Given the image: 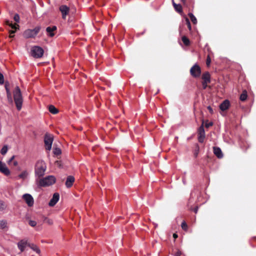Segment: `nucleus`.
<instances>
[{
  "label": "nucleus",
  "mask_w": 256,
  "mask_h": 256,
  "mask_svg": "<svg viewBox=\"0 0 256 256\" xmlns=\"http://www.w3.org/2000/svg\"><path fill=\"white\" fill-rule=\"evenodd\" d=\"M4 87L6 90L8 103L12 105L14 102L17 110L18 111L20 110L23 104V98L19 86H16L13 90V97L12 95L10 84L8 82H6Z\"/></svg>",
  "instance_id": "1"
},
{
  "label": "nucleus",
  "mask_w": 256,
  "mask_h": 256,
  "mask_svg": "<svg viewBox=\"0 0 256 256\" xmlns=\"http://www.w3.org/2000/svg\"><path fill=\"white\" fill-rule=\"evenodd\" d=\"M46 168V164L43 160L37 162L35 166L36 176L38 178L42 176L44 174Z\"/></svg>",
  "instance_id": "2"
},
{
  "label": "nucleus",
  "mask_w": 256,
  "mask_h": 256,
  "mask_svg": "<svg viewBox=\"0 0 256 256\" xmlns=\"http://www.w3.org/2000/svg\"><path fill=\"white\" fill-rule=\"evenodd\" d=\"M56 178L54 176H50L44 178L40 179L38 181V185L40 186H46L55 183Z\"/></svg>",
  "instance_id": "3"
},
{
  "label": "nucleus",
  "mask_w": 256,
  "mask_h": 256,
  "mask_svg": "<svg viewBox=\"0 0 256 256\" xmlns=\"http://www.w3.org/2000/svg\"><path fill=\"white\" fill-rule=\"evenodd\" d=\"M32 56L36 58H42L44 53L43 48L38 46H32L31 50Z\"/></svg>",
  "instance_id": "4"
},
{
  "label": "nucleus",
  "mask_w": 256,
  "mask_h": 256,
  "mask_svg": "<svg viewBox=\"0 0 256 256\" xmlns=\"http://www.w3.org/2000/svg\"><path fill=\"white\" fill-rule=\"evenodd\" d=\"M40 29L41 26H38L32 30H27L24 32V36L25 37L27 38H34L37 35V34L40 32Z\"/></svg>",
  "instance_id": "5"
},
{
  "label": "nucleus",
  "mask_w": 256,
  "mask_h": 256,
  "mask_svg": "<svg viewBox=\"0 0 256 256\" xmlns=\"http://www.w3.org/2000/svg\"><path fill=\"white\" fill-rule=\"evenodd\" d=\"M190 74L194 78H198L201 74L200 66L197 64L192 66L190 70Z\"/></svg>",
  "instance_id": "6"
},
{
  "label": "nucleus",
  "mask_w": 256,
  "mask_h": 256,
  "mask_svg": "<svg viewBox=\"0 0 256 256\" xmlns=\"http://www.w3.org/2000/svg\"><path fill=\"white\" fill-rule=\"evenodd\" d=\"M53 138L50 135L46 134L44 136V142L46 150H50Z\"/></svg>",
  "instance_id": "7"
},
{
  "label": "nucleus",
  "mask_w": 256,
  "mask_h": 256,
  "mask_svg": "<svg viewBox=\"0 0 256 256\" xmlns=\"http://www.w3.org/2000/svg\"><path fill=\"white\" fill-rule=\"evenodd\" d=\"M0 172L6 176L10 174V172L5 163L0 160Z\"/></svg>",
  "instance_id": "8"
},
{
  "label": "nucleus",
  "mask_w": 256,
  "mask_h": 256,
  "mask_svg": "<svg viewBox=\"0 0 256 256\" xmlns=\"http://www.w3.org/2000/svg\"><path fill=\"white\" fill-rule=\"evenodd\" d=\"M22 198L25 200L28 206H32L34 205V198L30 194H26L22 196Z\"/></svg>",
  "instance_id": "9"
},
{
  "label": "nucleus",
  "mask_w": 256,
  "mask_h": 256,
  "mask_svg": "<svg viewBox=\"0 0 256 256\" xmlns=\"http://www.w3.org/2000/svg\"><path fill=\"white\" fill-rule=\"evenodd\" d=\"M59 10L62 13V18L65 20L66 16L70 12V8L66 5H62L60 6Z\"/></svg>",
  "instance_id": "10"
},
{
  "label": "nucleus",
  "mask_w": 256,
  "mask_h": 256,
  "mask_svg": "<svg viewBox=\"0 0 256 256\" xmlns=\"http://www.w3.org/2000/svg\"><path fill=\"white\" fill-rule=\"evenodd\" d=\"M60 198V195L58 193H54L52 196V198L50 200L48 205L50 206H54L58 201Z\"/></svg>",
  "instance_id": "11"
},
{
  "label": "nucleus",
  "mask_w": 256,
  "mask_h": 256,
  "mask_svg": "<svg viewBox=\"0 0 256 256\" xmlns=\"http://www.w3.org/2000/svg\"><path fill=\"white\" fill-rule=\"evenodd\" d=\"M56 30L57 28L55 26H48L46 28V32L49 36L52 37L55 34L54 32L56 31Z\"/></svg>",
  "instance_id": "12"
},
{
  "label": "nucleus",
  "mask_w": 256,
  "mask_h": 256,
  "mask_svg": "<svg viewBox=\"0 0 256 256\" xmlns=\"http://www.w3.org/2000/svg\"><path fill=\"white\" fill-rule=\"evenodd\" d=\"M202 82H204L205 83H210V75L208 72H206L202 74Z\"/></svg>",
  "instance_id": "13"
},
{
  "label": "nucleus",
  "mask_w": 256,
  "mask_h": 256,
  "mask_svg": "<svg viewBox=\"0 0 256 256\" xmlns=\"http://www.w3.org/2000/svg\"><path fill=\"white\" fill-rule=\"evenodd\" d=\"M74 182V178L72 176H69L66 178L65 184L68 188H70L72 186Z\"/></svg>",
  "instance_id": "14"
},
{
  "label": "nucleus",
  "mask_w": 256,
  "mask_h": 256,
  "mask_svg": "<svg viewBox=\"0 0 256 256\" xmlns=\"http://www.w3.org/2000/svg\"><path fill=\"white\" fill-rule=\"evenodd\" d=\"M28 244L27 241L24 240H21L18 244V248L20 250L21 252H22L24 250V248L26 246H28Z\"/></svg>",
  "instance_id": "15"
},
{
  "label": "nucleus",
  "mask_w": 256,
  "mask_h": 256,
  "mask_svg": "<svg viewBox=\"0 0 256 256\" xmlns=\"http://www.w3.org/2000/svg\"><path fill=\"white\" fill-rule=\"evenodd\" d=\"M230 105V102L228 100H226L220 104V108L222 111H224L228 108Z\"/></svg>",
  "instance_id": "16"
},
{
  "label": "nucleus",
  "mask_w": 256,
  "mask_h": 256,
  "mask_svg": "<svg viewBox=\"0 0 256 256\" xmlns=\"http://www.w3.org/2000/svg\"><path fill=\"white\" fill-rule=\"evenodd\" d=\"M214 154L219 158H222L223 154L220 148L218 147H213Z\"/></svg>",
  "instance_id": "17"
},
{
  "label": "nucleus",
  "mask_w": 256,
  "mask_h": 256,
  "mask_svg": "<svg viewBox=\"0 0 256 256\" xmlns=\"http://www.w3.org/2000/svg\"><path fill=\"white\" fill-rule=\"evenodd\" d=\"M172 5L176 11L178 13H182V6L180 4H176L174 2V0H172Z\"/></svg>",
  "instance_id": "18"
},
{
  "label": "nucleus",
  "mask_w": 256,
  "mask_h": 256,
  "mask_svg": "<svg viewBox=\"0 0 256 256\" xmlns=\"http://www.w3.org/2000/svg\"><path fill=\"white\" fill-rule=\"evenodd\" d=\"M5 24L6 25L9 26H10L12 28V29L16 30L17 28H18L19 26L18 24H13L12 22H10L8 20H6Z\"/></svg>",
  "instance_id": "19"
},
{
  "label": "nucleus",
  "mask_w": 256,
  "mask_h": 256,
  "mask_svg": "<svg viewBox=\"0 0 256 256\" xmlns=\"http://www.w3.org/2000/svg\"><path fill=\"white\" fill-rule=\"evenodd\" d=\"M248 98L247 92L246 90H244L242 91V93L240 95V99L241 101L244 102Z\"/></svg>",
  "instance_id": "20"
},
{
  "label": "nucleus",
  "mask_w": 256,
  "mask_h": 256,
  "mask_svg": "<svg viewBox=\"0 0 256 256\" xmlns=\"http://www.w3.org/2000/svg\"><path fill=\"white\" fill-rule=\"evenodd\" d=\"M28 246L32 248V250L35 251L36 253L40 254V248L34 244H28Z\"/></svg>",
  "instance_id": "21"
},
{
  "label": "nucleus",
  "mask_w": 256,
  "mask_h": 256,
  "mask_svg": "<svg viewBox=\"0 0 256 256\" xmlns=\"http://www.w3.org/2000/svg\"><path fill=\"white\" fill-rule=\"evenodd\" d=\"M49 111L52 114H56L58 113V110L53 105H50L48 107Z\"/></svg>",
  "instance_id": "22"
},
{
  "label": "nucleus",
  "mask_w": 256,
  "mask_h": 256,
  "mask_svg": "<svg viewBox=\"0 0 256 256\" xmlns=\"http://www.w3.org/2000/svg\"><path fill=\"white\" fill-rule=\"evenodd\" d=\"M198 136H205V132L204 128V121L202 125L198 129Z\"/></svg>",
  "instance_id": "23"
},
{
  "label": "nucleus",
  "mask_w": 256,
  "mask_h": 256,
  "mask_svg": "<svg viewBox=\"0 0 256 256\" xmlns=\"http://www.w3.org/2000/svg\"><path fill=\"white\" fill-rule=\"evenodd\" d=\"M182 40L186 46H189L190 45V40L186 36H182Z\"/></svg>",
  "instance_id": "24"
},
{
  "label": "nucleus",
  "mask_w": 256,
  "mask_h": 256,
  "mask_svg": "<svg viewBox=\"0 0 256 256\" xmlns=\"http://www.w3.org/2000/svg\"><path fill=\"white\" fill-rule=\"evenodd\" d=\"M188 16L190 17L192 22L194 24H196L197 23V20L196 18L194 16L192 13H189L188 14Z\"/></svg>",
  "instance_id": "25"
},
{
  "label": "nucleus",
  "mask_w": 256,
  "mask_h": 256,
  "mask_svg": "<svg viewBox=\"0 0 256 256\" xmlns=\"http://www.w3.org/2000/svg\"><path fill=\"white\" fill-rule=\"evenodd\" d=\"M7 227V222L6 220H0V229H4Z\"/></svg>",
  "instance_id": "26"
},
{
  "label": "nucleus",
  "mask_w": 256,
  "mask_h": 256,
  "mask_svg": "<svg viewBox=\"0 0 256 256\" xmlns=\"http://www.w3.org/2000/svg\"><path fill=\"white\" fill-rule=\"evenodd\" d=\"M28 174L26 170H24L18 176V178H22V179L24 180L27 177Z\"/></svg>",
  "instance_id": "27"
},
{
  "label": "nucleus",
  "mask_w": 256,
  "mask_h": 256,
  "mask_svg": "<svg viewBox=\"0 0 256 256\" xmlns=\"http://www.w3.org/2000/svg\"><path fill=\"white\" fill-rule=\"evenodd\" d=\"M6 205L5 202L2 200H0V212H2L6 209Z\"/></svg>",
  "instance_id": "28"
},
{
  "label": "nucleus",
  "mask_w": 256,
  "mask_h": 256,
  "mask_svg": "<svg viewBox=\"0 0 256 256\" xmlns=\"http://www.w3.org/2000/svg\"><path fill=\"white\" fill-rule=\"evenodd\" d=\"M8 150V146L5 145L0 150V153L2 155H4L6 154Z\"/></svg>",
  "instance_id": "29"
},
{
  "label": "nucleus",
  "mask_w": 256,
  "mask_h": 256,
  "mask_svg": "<svg viewBox=\"0 0 256 256\" xmlns=\"http://www.w3.org/2000/svg\"><path fill=\"white\" fill-rule=\"evenodd\" d=\"M200 151V148L198 144H196L194 150V156L195 158H196L198 156Z\"/></svg>",
  "instance_id": "30"
},
{
  "label": "nucleus",
  "mask_w": 256,
  "mask_h": 256,
  "mask_svg": "<svg viewBox=\"0 0 256 256\" xmlns=\"http://www.w3.org/2000/svg\"><path fill=\"white\" fill-rule=\"evenodd\" d=\"M53 152L54 154L56 156L60 155L62 152L61 150L58 148H54Z\"/></svg>",
  "instance_id": "31"
},
{
  "label": "nucleus",
  "mask_w": 256,
  "mask_h": 256,
  "mask_svg": "<svg viewBox=\"0 0 256 256\" xmlns=\"http://www.w3.org/2000/svg\"><path fill=\"white\" fill-rule=\"evenodd\" d=\"M186 24L188 26V30H192V26H191V24H190V22L188 18H186Z\"/></svg>",
  "instance_id": "32"
},
{
  "label": "nucleus",
  "mask_w": 256,
  "mask_h": 256,
  "mask_svg": "<svg viewBox=\"0 0 256 256\" xmlns=\"http://www.w3.org/2000/svg\"><path fill=\"white\" fill-rule=\"evenodd\" d=\"M210 62H211V59H210V55H208L207 57H206V66H210Z\"/></svg>",
  "instance_id": "33"
},
{
  "label": "nucleus",
  "mask_w": 256,
  "mask_h": 256,
  "mask_svg": "<svg viewBox=\"0 0 256 256\" xmlns=\"http://www.w3.org/2000/svg\"><path fill=\"white\" fill-rule=\"evenodd\" d=\"M181 226L182 228L184 230H186L187 229H188V226H187V224L184 221L182 223V225H181Z\"/></svg>",
  "instance_id": "34"
},
{
  "label": "nucleus",
  "mask_w": 256,
  "mask_h": 256,
  "mask_svg": "<svg viewBox=\"0 0 256 256\" xmlns=\"http://www.w3.org/2000/svg\"><path fill=\"white\" fill-rule=\"evenodd\" d=\"M45 220H46L45 223H46L48 225H52L53 224V221L52 220L48 218H45Z\"/></svg>",
  "instance_id": "35"
},
{
  "label": "nucleus",
  "mask_w": 256,
  "mask_h": 256,
  "mask_svg": "<svg viewBox=\"0 0 256 256\" xmlns=\"http://www.w3.org/2000/svg\"><path fill=\"white\" fill-rule=\"evenodd\" d=\"M28 224L32 227H34L36 225V222L34 220H30Z\"/></svg>",
  "instance_id": "36"
},
{
  "label": "nucleus",
  "mask_w": 256,
  "mask_h": 256,
  "mask_svg": "<svg viewBox=\"0 0 256 256\" xmlns=\"http://www.w3.org/2000/svg\"><path fill=\"white\" fill-rule=\"evenodd\" d=\"M205 138V136H198V140L200 142L202 143L204 142V140Z\"/></svg>",
  "instance_id": "37"
},
{
  "label": "nucleus",
  "mask_w": 256,
  "mask_h": 256,
  "mask_svg": "<svg viewBox=\"0 0 256 256\" xmlns=\"http://www.w3.org/2000/svg\"><path fill=\"white\" fill-rule=\"evenodd\" d=\"M14 20L16 22H18L20 21V16L18 14H16L14 16Z\"/></svg>",
  "instance_id": "38"
},
{
  "label": "nucleus",
  "mask_w": 256,
  "mask_h": 256,
  "mask_svg": "<svg viewBox=\"0 0 256 256\" xmlns=\"http://www.w3.org/2000/svg\"><path fill=\"white\" fill-rule=\"evenodd\" d=\"M15 158V156H12L10 158L8 161V164H9V165H10L12 164V162L14 161V158Z\"/></svg>",
  "instance_id": "39"
},
{
  "label": "nucleus",
  "mask_w": 256,
  "mask_h": 256,
  "mask_svg": "<svg viewBox=\"0 0 256 256\" xmlns=\"http://www.w3.org/2000/svg\"><path fill=\"white\" fill-rule=\"evenodd\" d=\"M213 125V123L212 122H208L205 124V126L206 128H208L210 126H212Z\"/></svg>",
  "instance_id": "40"
},
{
  "label": "nucleus",
  "mask_w": 256,
  "mask_h": 256,
  "mask_svg": "<svg viewBox=\"0 0 256 256\" xmlns=\"http://www.w3.org/2000/svg\"><path fill=\"white\" fill-rule=\"evenodd\" d=\"M208 83H205L204 82H202V86L204 90L206 89V88L208 87Z\"/></svg>",
  "instance_id": "41"
},
{
  "label": "nucleus",
  "mask_w": 256,
  "mask_h": 256,
  "mask_svg": "<svg viewBox=\"0 0 256 256\" xmlns=\"http://www.w3.org/2000/svg\"><path fill=\"white\" fill-rule=\"evenodd\" d=\"M18 164V162L16 160H14L12 162V164L10 165L12 166H17Z\"/></svg>",
  "instance_id": "42"
},
{
  "label": "nucleus",
  "mask_w": 256,
  "mask_h": 256,
  "mask_svg": "<svg viewBox=\"0 0 256 256\" xmlns=\"http://www.w3.org/2000/svg\"><path fill=\"white\" fill-rule=\"evenodd\" d=\"M182 254V252L180 250H178L174 254L175 256H180Z\"/></svg>",
  "instance_id": "43"
},
{
  "label": "nucleus",
  "mask_w": 256,
  "mask_h": 256,
  "mask_svg": "<svg viewBox=\"0 0 256 256\" xmlns=\"http://www.w3.org/2000/svg\"><path fill=\"white\" fill-rule=\"evenodd\" d=\"M14 30H10L9 32H10V34H14L16 32V30L15 29H14Z\"/></svg>",
  "instance_id": "44"
},
{
  "label": "nucleus",
  "mask_w": 256,
  "mask_h": 256,
  "mask_svg": "<svg viewBox=\"0 0 256 256\" xmlns=\"http://www.w3.org/2000/svg\"><path fill=\"white\" fill-rule=\"evenodd\" d=\"M193 210H194V212L196 214V213H197V212H198V206H196V207L194 208Z\"/></svg>",
  "instance_id": "45"
},
{
  "label": "nucleus",
  "mask_w": 256,
  "mask_h": 256,
  "mask_svg": "<svg viewBox=\"0 0 256 256\" xmlns=\"http://www.w3.org/2000/svg\"><path fill=\"white\" fill-rule=\"evenodd\" d=\"M208 109L209 110L210 112V113H212V108L210 107V106H208Z\"/></svg>",
  "instance_id": "46"
},
{
  "label": "nucleus",
  "mask_w": 256,
  "mask_h": 256,
  "mask_svg": "<svg viewBox=\"0 0 256 256\" xmlns=\"http://www.w3.org/2000/svg\"><path fill=\"white\" fill-rule=\"evenodd\" d=\"M180 1L183 3L184 5L186 4V0H180Z\"/></svg>",
  "instance_id": "47"
},
{
  "label": "nucleus",
  "mask_w": 256,
  "mask_h": 256,
  "mask_svg": "<svg viewBox=\"0 0 256 256\" xmlns=\"http://www.w3.org/2000/svg\"><path fill=\"white\" fill-rule=\"evenodd\" d=\"M178 236L177 234H173V237H174V238H178Z\"/></svg>",
  "instance_id": "48"
},
{
  "label": "nucleus",
  "mask_w": 256,
  "mask_h": 256,
  "mask_svg": "<svg viewBox=\"0 0 256 256\" xmlns=\"http://www.w3.org/2000/svg\"><path fill=\"white\" fill-rule=\"evenodd\" d=\"M42 220H43V222H46L45 218H47V217H46V216H42Z\"/></svg>",
  "instance_id": "49"
},
{
  "label": "nucleus",
  "mask_w": 256,
  "mask_h": 256,
  "mask_svg": "<svg viewBox=\"0 0 256 256\" xmlns=\"http://www.w3.org/2000/svg\"><path fill=\"white\" fill-rule=\"evenodd\" d=\"M14 36V34H10V38H13Z\"/></svg>",
  "instance_id": "50"
},
{
  "label": "nucleus",
  "mask_w": 256,
  "mask_h": 256,
  "mask_svg": "<svg viewBox=\"0 0 256 256\" xmlns=\"http://www.w3.org/2000/svg\"><path fill=\"white\" fill-rule=\"evenodd\" d=\"M253 240H254L256 242V237L254 238Z\"/></svg>",
  "instance_id": "51"
}]
</instances>
